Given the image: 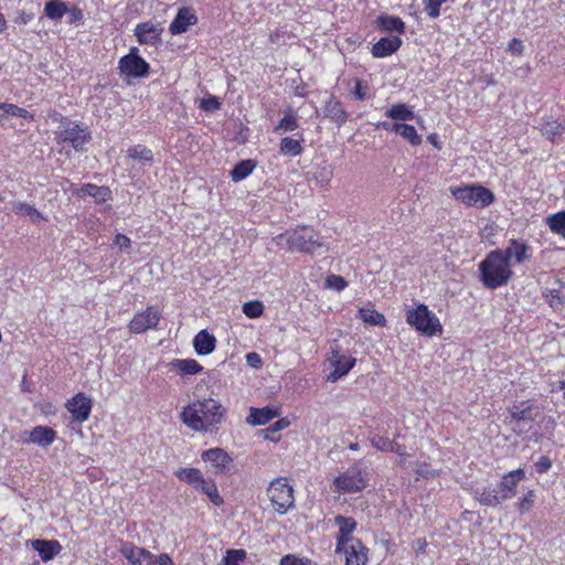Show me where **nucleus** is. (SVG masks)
<instances>
[{
	"mask_svg": "<svg viewBox=\"0 0 565 565\" xmlns=\"http://www.w3.org/2000/svg\"><path fill=\"white\" fill-rule=\"evenodd\" d=\"M225 415V408L213 398L193 402L185 406L181 414L182 423L194 431H212L220 425Z\"/></svg>",
	"mask_w": 565,
	"mask_h": 565,
	"instance_id": "nucleus-1",
	"label": "nucleus"
},
{
	"mask_svg": "<svg viewBox=\"0 0 565 565\" xmlns=\"http://www.w3.org/2000/svg\"><path fill=\"white\" fill-rule=\"evenodd\" d=\"M479 273L480 281L488 289H497L507 285L514 275L501 249L491 250L480 262Z\"/></svg>",
	"mask_w": 565,
	"mask_h": 565,
	"instance_id": "nucleus-2",
	"label": "nucleus"
},
{
	"mask_svg": "<svg viewBox=\"0 0 565 565\" xmlns=\"http://www.w3.org/2000/svg\"><path fill=\"white\" fill-rule=\"evenodd\" d=\"M275 242L281 246L286 244L290 252L300 253H315L323 245L320 236L312 228L306 226L279 234L275 237Z\"/></svg>",
	"mask_w": 565,
	"mask_h": 565,
	"instance_id": "nucleus-3",
	"label": "nucleus"
},
{
	"mask_svg": "<svg viewBox=\"0 0 565 565\" xmlns=\"http://www.w3.org/2000/svg\"><path fill=\"white\" fill-rule=\"evenodd\" d=\"M406 322L427 337L439 335L443 332L439 319L424 303L418 305L415 309L407 310Z\"/></svg>",
	"mask_w": 565,
	"mask_h": 565,
	"instance_id": "nucleus-4",
	"label": "nucleus"
},
{
	"mask_svg": "<svg viewBox=\"0 0 565 565\" xmlns=\"http://www.w3.org/2000/svg\"><path fill=\"white\" fill-rule=\"evenodd\" d=\"M452 196L468 206L486 207L494 201V194L489 189L479 185L450 188Z\"/></svg>",
	"mask_w": 565,
	"mask_h": 565,
	"instance_id": "nucleus-5",
	"label": "nucleus"
},
{
	"mask_svg": "<svg viewBox=\"0 0 565 565\" xmlns=\"http://www.w3.org/2000/svg\"><path fill=\"white\" fill-rule=\"evenodd\" d=\"M118 70L125 78H141L149 74L150 65L139 55L138 47L134 46L119 60Z\"/></svg>",
	"mask_w": 565,
	"mask_h": 565,
	"instance_id": "nucleus-6",
	"label": "nucleus"
},
{
	"mask_svg": "<svg viewBox=\"0 0 565 565\" xmlns=\"http://www.w3.org/2000/svg\"><path fill=\"white\" fill-rule=\"evenodd\" d=\"M56 138L71 143L74 150L83 152L86 150L85 145L92 140V135L87 127L68 121L63 129L56 131Z\"/></svg>",
	"mask_w": 565,
	"mask_h": 565,
	"instance_id": "nucleus-7",
	"label": "nucleus"
},
{
	"mask_svg": "<svg viewBox=\"0 0 565 565\" xmlns=\"http://www.w3.org/2000/svg\"><path fill=\"white\" fill-rule=\"evenodd\" d=\"M201 458L216 475L230 473L234 468L232 457L222 448H211L202 452Z\"/></svg>",
	"mask_w": 565,
	"mask_h": 565,
	"instance_id": "nucleus-8",
	"label": "nucleus"
},
{
	"mask_svg": "<svg viewBox=\"0 0 565 565\" xmlns=\"http://www.w3.org/2000/svg\"><path fill=\"white\" fill-rule=\"evenodd\" d=\"M335 490L344 492L362 491L366 481L362 475L361 463L350 467L343 475L334 480Z\"/></svg>",
	"mask_w": 565,
	"mask_h": 565,
	"instance_id": "nucleus-9",
	"label": "nucleus"
},
{
	"mask_svg": "<svg viewBox=\"0 0 565 565\" xmlns=\"http://www.w3.org/2000/svg\"><path fill=\"white\" fill-rule=\"evenodd\" d=\"M501 253H503L511 268L513 265L524 264L532 258L530 245L521 239H510L508 246L501 249Z\"/></svg>",
	"mask_w": 565,
	"mask_h": 565,
	"instance_id": "nucleus-10",
	"label": "nucleus"
},
{
	"mask_svg": "<svg viewBox=\"0 0 565 565\" xmlns=\"http://www.w3.org/2000/svg\"><path fill=\"white\" fill-rule=\"evenodd\" d=\"M160 318V312L154 307L150 306L147 307L146 310L136 313L128 327L132 333H142L149 329L157 328Z\"/></svg>",
	"mask_w": 565,
	"mask_h": 565,
	"instance_id": "nucleus-11",
	"label": "nucleus"
},
{
	"mask_svg": "<svg viewBox=\"0 0 565 565\" xmlns=\"http://www.w3.org/2000/svg\"><path fill=\"white\" fill-rule=\"evenodd\" d=\"M329 360L334 370L328 375L327 380L332 383L347 375L356 362L354 358L341 354L338 350H332Z\"/></svg>",
	"mask_w": 565,
	"mask_h": 565,
	"instance_id": "nucleus-12",
	"label": "nucleus"
},
{
	"mask_svg": "<svg viewBox=\"0 0 565 565\" xmlns=\"http://www.w3.org/2000/svg\"><path fill=\"white\" fill-rule=\"evenodd\" d=\"M178 477L181 481L191 484L195 490H201L204 494H216V488L212 483H207L199 469L185 468L178 472Z\"/></svg>",
	"mask_w": 565,
	"mask_h": 565,
	"instance_id": "nucleus-13",
	"label": "nucleus"
},
{
	"mask_svg": "<svg viewBox=\"0 0 565 565\" xmlns=\"http://www.w3.org/2000/svg\"><path fill=\"white\" fill-rule=\"evenodd\" d=\"M66 408L72 414V417L77 423H83L88 419L92 411V401L83 393H77L66 404Z\"/></svg>",
	"mask_w": 565,
	"mask_h": 565,
	"instance_id": "nucleus-14",
	"label": "nucleus"
},
{
	"mask_svg": "<svg viewBox=\"0 0 565 565\" xmlns=\"http://www.w3.org/2000/svg\"><path fill=\"white\" fill-rule=\"evenodd\" d=\"M335 524L339 526V534L337 536V546L335 553L340 554L344 545L351 543V541H360L359 539L350 536V534L355 530L356 522L352 518H347L343 515H338L334 519Z\"/></svg>",
	"mask_w": 565,
	"mask_h": 565,
	"instance_id": "nucleus-15",
	"label": "nucleus"
},
{
	"mask_svg": "<svg viewBox=\"0 0 565 565\" xmlns=\"http://www.w3.org/2000/svg\"><path fill=\"white\" fill-rule=\"evenodd\" d=\"M163 28L150 21L138 23L135 28V35L140 44L156 45L161 41Z\"/></svg>",
	"mask_w": 565,
	"mask_h": 565,
	"instance_id": "nucleus-16",
	"label": "nucleus"
},
{
	"mask_svg": "<svg viewBox=\"0 0 565 565\" xmlns=\"http://www.w3.org/2000/svg\"><path fill=\"white\" fill-rule=\"evenodd\" d=\"M120 553L127 558L130 565H152L153 554L143 547L130 543L122 544Z\"/></svg>",
	"mask_w": 565,
	"mask_h": 565,
	"instance_id": "nucleus-17",
	"label": "nucleus"
},
{
	"mask_svg": "<svg viewBox=\"0 0 565 565\" xmlns=\"http://www.w3.org/2000/svg\"><path fill=\"white\" fill-rule=\"evenodd\" d=\"M23 436H28L23 439V443L47 447L55 440L56 433L51 427L36 426L29 433L24 431Z\"/></svg>",
	"mask_w": 565,
	"mask_h": 565,
	"instance_id": "nucleus-18",
	"label": "nucleus"
},
{
	"mask_svg": "<svg viewBox=\"0 0 565 565\" xmlns=\"http://www.w3.org/2000/svg\"><path fill=\"white\" fill-rule=\"evenodd\" d=\"M345 555V565H366L367 548L361 541H351L344 545L342 552Z\"/></svg>",
	"mask_w": 565,
	"mask_h": 565,
	"instance_id": "nucleus-19",
	"label": "nucleus"
},
{
	"mask_svg": "<svg viewBox=\"0 0 565 565\" xmlns=\"http://www.w3.org/2000/svg\"><path fill=\"white\" fill-rule=\"evenodd\" d=\"M198 22V18L193 10L190 8H181L177 17L170 23L169 31L171 34L177 35L188 31L191 25Z\"/></svg>",
	"mask_w": 565,
	"mask_h": 565,
	"instance_id": "nucleus-20",
	"label": "nucleus"
},
{
	"mask_svg": "<svg viewBox=\"0 0 565 565\" xmlns=\"http://www.w3.org/2000/svg\"><path fill=\"white\" fill-rule=\"evenodd\" d=\"M402 45L398 36L382 38L372 46V55L377 58L386 57L395 53Z\"/></svg>",
	"mask_w": 565,
	"mask_h": 565,
	"instance_id": "nucleus-21",
	"label": "nucleus"
},
{
	"mask_svg": "<svg viewBox=\"0 0 565 565\" xmlns=\"http://www.w3.org/2000/svg\"><path fill=\"white\" fill-rule=\"evenodd\" d=\"M535 406L529 401L514 403L508 408L511 420L515 422H533L536 415L533 413Z\"/></svg>",
	"mask_w": 565,
	"mask_h": 565,
	"instance_id": "nucleus-22",
	"label": "nucleus"
},
{
	"mask_svg": "<svg viewBox=\"0 0 565 565\" xmlns=\"http://www.w3.org/2000/svg\"><path fill=\"white\" fill-rule=\"evenodd\" d=\"M322 115L324 118L334 121L338 126H342L348 119V113L342 107L341 102L333 97H330L329 100L324 103Z\"/></svg>",
	"mask_w": 565,
	"mask_h": 565,
	"instance_id": "nucleus-23",
	"label": "nucleus"
},
{
	"mask_svg": "<svg viewBox=\"0 0 565 565\" xmlns=\"http://www.w3.org/2000/svg\"><path fill=\"white\" fill-rule=\"evenodd\" d=\"M216 339L206 330H201L193 339V347L199 355H207L215 350Z\"/></svg>",
	"mask_w": 565,
	"mask_h": 565,
	"instance_id": "nucleus-24",
	"label": "nucleus"
},
{
	"mask_svg": "<svg viewBox=\"0 0 565 565\" xmlns=\"http://www.w3.org/2000/svg\"><path fill=\"white\" fill-rule=\"evenodd\" d=\"M79 193L92 196L96 203H105L113 200V192L108 186L96 185L93 183L83 184Z\"/></svg>",
	"mask_w": 565,
	"mask_h": 565,
	"instance_id": "nucleus-25",
	"label": "nucleus"
},
{
	"mask_svg": "<svg viewBox=\"0 0 565 565\" xmlns=\"http://www.w3.org/2000/svg\"><path fill=\"white\" fill-rule=\"evenodd\" d=\"M32 546L39 552L43 562L52 559L62 550L57 541L34 540L32 541Z\"/></svg>",
	"mask_w": 565,
	"mask_h": 565,
	"instance_id": "nucleus-26",
	"label": "nucleus"
},
{
	"mask_svg": "<svg viewBox=\"0 0 565 565\" xmlns=\"http://www.w3.org/2000/svg\"><path fill=\"white\" fill-rule=\"evenodd\" d=\"M170 369L179 371L182 375H194L202 371V366L193 359H174L169 363Z\"/></svg>",
	"mask_w": 565,
	"mask_h": 565,
	"instance_id": "nucleus-27",
	"label": "nucleus"
},
{
	"mask_svg": "<svg viewBox=\"0 0 565 565\" xmlns=\"http://www.w3.org/2000/svg\"><path fill=\"white\" fill-rule=\"evenodd\" d=\"M278 416L276 411L268 407L264 408H250V413L246 418V422L254 426H260L267 424L269 420Z\"/></svg>",
	"mask_w": 565,
	"mask_h": 565,
	"instance_id": "nucleus-28",
	"label": "nucleus"
},
{
	"mask_svg": "<svg viewBox=\"0 0 565 565\" xmlns=\"http://www.w3.org/2000/svg\"><path fill=\"white\" fill-rule=\"evenodd\" d=\"M377 25L387 32H397L398 34L405 32V23L398 17L382 14L377 18Z\"/></svg>",
	"mask_w": 565,
	"mask_h": 565,
	"instance_id": "nucleus-29",
	"label": "nucleus"
},
{
	"mask_svg": "<svg viewBox=\"0 0 565 565\" xmlns=\"http://www.w3.org/2000/svg\"><path fill=\"white\" fill-rule=\"evenodd\" d=\"M68 11L66 2L63 0H50L44 6V14L53 21H58Z\"/></svg>",
	"mask_w": 565,
	"mask_h": 565,
	"instance_id": "nucleus-30",
	"label": "nucleus"
},
{
	"mask_svg": "<svg viewBox=\"0 0 565 565\" xmlns=\"http://www.w3.org/2000/svg\"><path fill=\"white\" fill-rule=\"evenodd\" d=\"M385 116L395 121H406L415 118L414 111L405 104H394L390 109L385 111Z\"/></svg>",
	"mask_w": 565,
	"mask_h": 565,
	"instance_id": "nucleus-31",
	"label": "nucleus"
},
{
	"mask_svg": "<svg viewBox=\"0 0 565 565\" xmlns=\"http://www.w3.org/2000/svg\"><path fill=\"white\" fill-rule=\"evenodd\" d=\"M359 318L371 326H384L385 317L373 308H360Z\"/></svg>",
	"mask_w": 565,
	"mask_h": 565,
	"instance_id": "nucleus-32",
	"label": "nucleus"
},
{
	"mask_svg": "<svg viewBox=\"0 0 565 565\" xmlns=\"http://www.w3.org/2000/svg\"><path fill=\"white\" fill-rule=\"evenodd\" d=\"M395 134L402 136L412 146H418L422 143V137L417 134L416 129L412 125L398 122Z\"/></svg>",
	"mask_w": 565,
	"mask_h": 565,
	"instance_id": "nucleus-33",
	"label": "nucleus"
},
{
	"mask_svg": "<svg viewBox=\"0 0 565 565\" xmlns=\"http://www.w3.org/2000/svg\"><path fill=\"white\" fill-rule=\"evenodd\" d=\"M12 210L15 214L29 216L33 222L44 220L42 214L34 206L24 202H14L12 204Z\"/></svg>",
	"mask_w": 565,
	"mask_h": 565,
	"instance_id": "nucleus-34",
	"label": "nucleus"
},
{
	"mask_svg": "<svg viewBox=\"0 0 565 565\" xmlns=\"http://www.w3.org/2000/svg\"><path fill=\"white\" fill-rule=\"evenodd\" d=\"M546 224L553 233L565 237V211L550 215Z\"/></svg>",
	"mask_w": 565,
	"mask_h": 565,
	"instance_id": "nucleus-35",
	"label": "nucleus"
},
{
	"mask_svg": "<svg viewBox=\"0 0 565 565\" xmlns=\"http://www.w3.org/2000/svg\"><path fill=\"white\" fill-rule=\"evenodd\" d=\"M255 168V164L252 160H243L238 162L234 169L231 171V175L233 181L238 182L246 177H248Z\"/></svg>",
	"mask_w": 565,
	"mask_h": 565,
	"instance_id": "nucleus-36",
	"label": "nucleus"
},
{
	"mask_svg": "<svg viewBox=\"0 0 565 565\" xmlns=\"http://www.w3.org/2000/svg\"><path fill=\"white\" fill-rule=\"evenodd\" d=\"M302 147L300 141L285 137L280 141V152L289 157H296L301 153Z\"/></svg>",
	"mask_w": 565,
	"mask_h": 565,
	"instance_id": "nucleus-37",
	"label": "nucleus"
},
{
	"mask_svg": "<svg viewBox=\"0 0 565 565\" xmlns=\"http://www.w3.org/2000/svg\"><path fill=\"white\" fill-rule=\"evenodd\" d=\"M525 477L522 469H516L507 473L501 481L502 490L512 491L514 487Z\"/></svg>",
	"mask_w": 565,
	"mask_h": 565,
	"instance_id": "nucleus-38",
	"label": "nucleus"
},
{
	"mask_svg": "<svg viewBox=\"0 0 565 565\" xmlns=\"http://www.w3.org/2000/svg\"><path fill=\"white\" fill-rule=\"evenodd\" d=\"M128 157L134 160L150 162L153 159V153L142 145H136L128 149Z\"/></svg>",
	"mask_w": 565,
	"mask_h": 565,
	"instance_id": "nucleus-39",
	"label": "nucleus"
},
{
	"mask_svg": "<svg viewBox=\"0 0 565 565\" xmlns=\"http://www.w3.org/2000/svg\"><path fill=\"white\" fill-rule=\"evenodd\" d=\"M271 492H277L280 494H292L294 493V487L290 484V481L287 478L279 477L275 480H273L269 483V487L267 489Z\"/></svg>",
	"mask_w": 565,
	"mask_h": 565,
	"instance_id": "nucleus-40",
	"label": "nucleus"
},
{
	"mask_svg": "<svg viewBox=\"0 0 565 565\" xmlns=\"http://www.w3.org/2000/svg\"><path fill=\"white\" fill-rule=\"evenodd\" d=\"M270 502L278 513L285 514L294 507V497H271Z\"/></svg>",
	"mask_w": 565,
	"mask_h": 565,
	"instance_id": "nucleus-41",
	"label": "nucleus"
},
{
	"mask_svg": "<svg viewBox=\"0 0 565 565\" xmlns=\"http://www.w3.org/2000/svg\"><path fill=\"white\" fill-rule=\"evenodd\" d=\"M245 557H246V552L244 550H228L220 565H239V563Z\"/></svg>",
	"mask_w": 565,
	"mask_h": 565,
	"instance_id": "nucleus-42",
	"label": "nucleus"
},
{
	"mask_svg": "<svg viewBox=\"0 0 565 565\" xmlns=\"http://www.w3.org/2000/svg\"><path fill=\"white\" fill-rule=\"evenodd\" d=\"M298 128V120L296 116L289 114H286L284 118L279 121V124L276 126L275 131L282 130L285 132H291Z\"/></svg>",
	"mask_w": 565,
	"mask_h": 565,
	"instance_id": "nucleus-43",
	"label": "nucleus"
},
{
	"mask_svg": "<svg viewBox=\"0 0 565 565\" xmlns=\"http://www.w3.org/2000/svg\"><path fill=\"white\" fill-rule=\"evenodd\" d=\"M371 444L374 448L381 451H393L395 449V440L380 435H375L371 438Z\"/></svg>",
	"mask_w": 565,
	"mask_h": 565,
	"instance_id": "nucleus-44",
	"label": "nucleus"
},
{
	"mask_svg": "<svg viewBox=\"0 0 565 565\" xmlns=\"http://www.w3.org/2000/svg\"><path fill=\"white\" fill-rule=\"evenodd\" d=\"M541 131L547 139L553 140L563 131V125L557 121H548L542 126Z\"/></svg>",
	"mask_w": 565,
	"mask_h": 565,
	"instance_id": "nucleus-45",
	"label": "nucleus"
},
{
	"mask_svg": "<svg viewBox=\"0 0 565 565\" xmlns=\"http://www.w3.org/2000/svg\"><path fill=\"white\" fill-rule=\"evenodd\" d=\"M264 306L259 301H249L243 305V312L248 318H258L263 315Z\"/></svg>",
	"mask_w": 565,
	"mask_h": 565,
	"instance_id": "nucleus-46",
	"label": "nucleus"
},
{
	"mask_svg": "<svg viewBox=\"0 0 565 565\" xmlns=\"http://www.w3.org/2000/svg\"><path fill=\"white\" fill-rule=\"evenodd\" d=\"M447 0H423L424 10L431 19H436L440 14V7Z\"/></svg>",
	"mask_w": 565,
	"mask_h": 565,
	"instance_id": "nucleus-47",
	"label": "nucleus"
},
{
	"mask_svg": "<svg viewBox=\"0 0 565 565\" xmlns=\"http://www.w3.org/2000/svg\"><path fill=\"white\" fill-rule=\"evenodd\" d=\"M543 296L545 297L547 303L554 309H559L564 305L561 291L557 289H547Z\"/></svg>",
	"mask_w": 565,
	"mask_h": 565,
	"instance_id": "nucleus-48",
	"label": "nucleus"
},
{
	"mask_svg": "<svg viewBox=\"0 0 565 565\" xmlns=\"http://www.w3.org/2000/svg\"><path fill=\"white\" fill-rule=\"evenodd\" d=\"M279 565H315L313 562L307 557H299L294 554H287L281 559Z\"/></svg>",
	"mask_w": 565,
	"mask_h": 565,
	"instance_id": "nucleus-49",
	"label": "nucleus"
},
{
	"mask_svg": "<svg viewBox=\"0 0 565 565\" xmlns=\"http://www.w3.org/2000/svg\"><path fill=\"white\" fill-rule=\"evenodd\" d=\"M326 285L328 288L341 291L348 286V282L342 276L330 275L327 277Z\"/></svg>",
	"mask_w": 565,
	"mask_h": 565,
	"instance_id": "nucleus-50",
	"label": "nucleus"
},
{
	"mask_svg": "<svg viewBox=\"0 0 565 565\" xmlns=\"http://www.w3.org/2000/svg\"><path fill=\"white\" fill-rule=\"evenodd\" d=\"M221 107V103L217 97L210 96L207 98H203L200 104V108L204 111H215L218 110Z\"/></svg>",
	"mask_w": 565,
	"mask_h": 565,
	"instance_id": "nucleus-51",
	"label": "nucleus"
},
{
	"mask_svg": "<svg viewBox=\"0 0 565 565\" xmlns=\"http://www.w3.org/2000/svg\"><path fill=\"white\" fill-rule=\"evenodd\" d=\"M8 110V116L10 117H21L26 120L33 119V115H31L26 109L18 107L17 105L9 104V106L6 107Z\"/></svg>",
	"mask_w": 565,
	"mask_h": 565,
	"instance_id": "nucleus-52",
	"label": "nucleus"
},
{
	"mask_svg": "<svg viewBox=\"0 0 565 565\" xmlns=\"http://www.w3.org/2000/svg\"><path fill=\"white\" fill-rule=\"evenodd\" d=\"M367 85L362 79H355L353 94L356 99L364 100L367 96Z\"/></svg>",
	"mask_w": 565,
	"mask_h": 565,
	"instance_id": "nucleus-53",
	"label": "nucleus"
},
{
	"mask_svg": "<svg viewBox=\"0 0 565 565\" xmlns=\"http://www.w3.org/2000/svg\"><path fill=\"white\" fill-rule=\"evenodd\" d=\"M66 13L68 17L67 23L78 24V23L83 22V18H84L83 11L78 7H73V8L68 9V11Z\"/></svg>",
	"mask_w": 565,
	"mask_h": 565,
	"instance_id": "nucleus-54",
	"label": "nucleus"
},
{
	"mask_svg": "<svg viewBox=\"0 0 565 565\" xmlns=\"http://www.w3.org/2000/svg\"><path fill=\"white\" fill-rule=\"evenodd\" d=\"M246 363L253 369H260L263 365L262 358L256 352H249L245 356Z\"/></svg>",
	"mask_w": 565,
	"mask_h": 565,
	"instance_id": "nucleus-55",
	"label": "nucleus"
},
{
	"mask_svg": "<svg viewBox=\"0 0 565 565\" xmlns=\"http://www.w3.org/2000/svg\"><path fill=\"white\" fill-rule=\"evenodd\" d=\"M535 471L537 473H544L552 467V461L548 457L543 456L535 462Z\"/></svg>",
	"mask_w": 565,
	"mask_h": 565,
	"instance_id": "nucleus-56",
	"label": "nucleus"
},
{
	"mask_svg": "<svg viewBox=\"0 0 565 565\" xmlns=\"http://www.w3.org/2000/svg\"><path fill=\"white\" fill-rule=\"evenodd\" d=\"M114 245L120 249H128L131 246V239L124 234H117L114 238Z\"/></svg>",
	"mask_w": 565,
	"mask_h": 565,
	"instance_id": "nucleus-57",
	"label": "nucleus"
},
{
	"mask_svg": "<svg viewBox=\"0 0 565 565\" xmlns=\"http://www.w3.org/2000/svg\"><path fill=\"white\" fill-rule=\"evenodd\" d=\"M331 175H332L331 167L323 166V167H321L320 171L318 172V175H316V179L321 183H328Z\"/></svg>",
	"mask_w": 565,
	"mask_h": 565,
	"instance_id": "nucleus-58",
	"label": "nucleus"
},
{
	"mask_svg": "<svg viewBox=\"0 0 565 565\" xmlns=\"http://www.w3.org/2000/svg\"><path fill=\"white\" fill-rule=\"evenodd\" d=\"M524 45L519 39H512L509 43V51L518 55L522 54Z\"/></svg>",
	"mask_w": 565,
	"mask_h": 565,
	"instance_id": "nucleus-59",
	"label": "nucleus"
},
{
	"mask_svg": "<svg viewBox=\"0 0 565 565\" xmlns=\"http://www.w3.org/2000/svg\"><path fill=\"white\" fill-rule=\"evenodd\" d=\"M152 565H173L171 557L168 554L153 555Z\"/></svg>",
	"mask_w": 565,
	"mask_h": 565,
	"instance_id": "nucleus-60",
	"label": "nucleus"
},
{
	"mask_svg": "<svg viewBox=\"0 0 565 565\" xmlns=\"http://www.w3.org/2000/svg\"><path fill=\"white\" fill-rule=\"evenodd\" d=\"M480 503L488 507H494L500 503L499 497H480Z\"/></svg>",
	"mask_w": 565,
	"mask_h": 565,
	"instance_id": "nucleus-61",
	"label": "nucleus"
},
{
	"mask_svg": "<svg viewBox=\"0 0 565 565\" xmlns=\"http://www.w3.org/2000/svg\"><path fill=\"white\" fill-rule=\"evenodd\" d=\"M33 19V14L32 13H26V12H22L19 14V17L15 19V22L19 23V24H28L32 21Z\"/></svg>",
	"mask_w": 565,
	"mask_h": 565,
	"instance_id": "nucleus-62",
	"label": "nucleus"
},
{
	"mask_svg": "<svg viewBox=\"0 0 565 565\" xmlns=\"http://www.w3.org/2000/svg\"><path fill=\"white\" fill-rule=\"evenodd\" d=\"M398 122H388V121H382L376 125V128H382L386 131L395 132V129L397 128Z\"/></svg>",
	"mask_w": 565,
	"mask_h": 565,
	"instance_id": "nucleus-63",
	"label": "nucleus"
},
{
	"mask_svg": "<svg viewBox=\"0 0 565 565\" xmlns=\"http://www.w3.org/2000/svg\"><path fill=\"white\" fill-rule=\"evenodd\" d=\"M533 501L530 497H524L520 503V509L522 511H527L532 507Z\"/></svg>",
	"mask_w": 565,
	"mask_h": 565,
	"instance_id": "nucleus-64",
	"label": "nucleus"
}]
</instances>
